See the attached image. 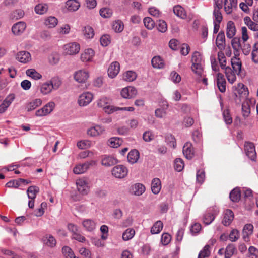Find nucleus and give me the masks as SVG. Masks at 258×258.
<instances>
[{"mask_svg":"<svg viewBox=\"0 0 258 258\" xmlns=\"http://www.w3.org/2000/svg\"><path fill=\"white\" fill-rule=\"evenodd\" d=\"M55 106V104L54 102H49L43 107L37 110L35 112V115L37 116H43L47 115L53 110Z\"/></svg>","mask_w":258,"mask_h":258,"instance_id":"obj_4","label":"nucleus"},{"mask_svg":"<svg viewBox=\"0 0 258 258\" xmlns=\"http://www.w3.org/2000/svg\"><path fill=\"white\" fill-rule=\"evenodd\" d=\"M183 154L187 159H191L195 154L193 146H183Z\"/></svg>","mask_w":258,"mask_h":258,"instance_id":"obj_35","label":"nucleus"},{"mask_svg":"<svg viewBox=\"0 0 258 258\" xmlns=\"http://www.w3.org/2000/svg\"><path fill=\"white\" fill-rule=\"evenodd\" d=\"M240 191L239 188H235L230 193V200L234 202H237L240 199Z\"/></svg>","mask_w":258,"mask_h":258,"instance_id":"obj_37","label":"nucleus"},{"mask_svg":"<svg viewBox=\"0 0 258 258\" xmlns=\"http://www.w3.org/2000/svg\"><path fill=\"white\" fill-rule=\"evenodd\" d=\"M108 143L111 145H121L122 139L118 137H112L108 140Z\"/></svg>","mask_w":258,"mask_h":258,"instance_id":"obj_62","label":"nucleus"},{"mask_svg":"<svg viewBox=\"0 0 258 258\" xmlns=\"http://www.w3.org/2000/svg\"><path fill=\"white\" fill-rule=\"evenodd\" d=\"M224 69L225 70V73L228 82L231 84H233L236 81V73L229 67H226Z\"/></svg>","mask_w":258,"mask_h":258,"instance_id":"obj_25","label":"nucleus"},{"mask_svg":"<svg viewBox=\"0 0 258 258\" xmlns=\"http://www.w3.org/2000/svg\"><path fill=\"white\" fill-rule=\"evenodd\" d=\"M210 246L209 244L206 245L203 249L200 252L198 258H205L210 255Z\"/></svg>","mask_w":258,"mask_h":258,"instance_id":"obj_49","label":"nucleus"},{"mask_svg":"<svg viewBox=\"0 0 258 258\" xmlns=\"http://www.w3.org/2000/svg\"><path fill=\"white\" fill-rule=\"evenodd\" d=\"M128 169L122 165H118L114 166L111 170L112 175L116 178L122 179L127 176Z\"/></svg>","mask_w":258,"mask_h":258,"instance_id":"obj_3","label":"nucleus"},{"mask_svg":"<svg viewBox=\"0 0 258 258\" xmlns=\"http://www.w3.org/2000/svg\"><path fill=\"white\" fill-rule=\"evenodd\" d=\"M26 25L24 22H19L14 24L12 28V31L15 35H20L25 30Z\"/></svg>","mask_w":258,"mask_h":258,"instance_id":"obj_19","label":"nucleus"},{"mask_svg":"<svg viewBox=\"0 0 258 258\" xmlns=\"http://www.w3.org/2000/svg\"><path fill=\"white\" fill-rule=\"evenodd\" d=\"M151 63L154 68L161 69L164 66L163 60L160 56L154 57L151 60Z\"/></svg>","mask_w":258,"mask_h":258,"instance_id":"obj_38","label":"nucleus"},{"mask_svg":"<svg viewBox=\"0 0 258 258\" xmlns=\"http://www.w3.org/2000/svg\"><path fill=\"white\" fill-rule=\"evenodd\" d=\"M161 188L160 180L158 178H154L151 183V190L154 194H158Z\"/></svg>","mask_w":258,"mask_h":258,"instance_id":"obj_28","label":"nucleus"},{"mask_svg":"<svg viewBox=\"0 0 258 258\" xmlns=\"http://www.w3.org/2000/svg\"><path fill=\"white\" fill-rule=\"evenodd\" d=\"M234 219V214L232 210L227 209L223 213V219L222 221V224L226 226H229Z\"/></svg>","mask_w":258,"mask_h":258,"instance_id":"obj_15","label":"nucleus"},{"mask_svg":"<svg viewBox=\"0 0 258 258\" xmlns=\"http://www.w3.org/2000/svg\"><path fill=\"white\" fill-rule=\"evenodd\" d=\"M216 44L217 47L220 50H223L225 49V34L223 31H221L218 34L216 40Z\"/></svg>","mask_w":258,"mask_h":258,"instance_id":"obj_16","label":"nucleus"},{"mask_svg":"<svg viewBox=\"0 0 258 258\" xmlns=\"http://www.w3.org/2000/svg\"><path fill=\"white\" fill-rule=\"evenodd\" d=\"M163 106H165V108H158L155 110V114L157 117L161 118L166 115V109L168 107V104L166 102L163 104Z\"/></svg>","mask_w":258,"mask_h":258,"instance_id":"obj_50","label":"nucleus"},{"mask_svg":"<svg viewBox=\"0 0 258 258\" xmlns=\"http://www.w3.org/2000/svg\"><path fill=\"white\" fill-rule=\"evenodd\" d=\"M239 237V232L236 229H233L230 233L229 238L232 242L237 241Z\"/></svg>","mask_w":258,"mask_h":258,"instance_id":"obj_60","label":"nucleus"},{"mask_svg":"<svg viewBox=\"0 0 258 258\" xmlns=\"http://www.w3.org/2000/svg\"><path fill=\"white\" fill-rule=\"evenodd\" d=\"M205 172L203 170H198L197 172V182L200 184H202L205 179Z\"/></svg>","mask_w":258,"mask_h":258,"instance_id":"obj_63","label":"nucleus"},{"mask_svg":"<svg viewBox=\"0 0 258 258\" xmlns=\"http://www.w3.org/2000/svg\"><path fill=\"white\" fill-rule=\"evenodd\" d=\"M82 224L84 228L88 232H93L96 228V223L92 219H84L83 220Z\"/></svg>","mask_w":258,"mask_h":258,"instance_id":"obj_18","label":"nucleus"},{"mask_svg":"<svg viewBox=\"0 0 258 258\" xmlns=\"http://www.w3.org/2000/svg\"><path fill=\"white\" fill-rule=\"evenodd\" d=\"M16 58L19 61L26 63L31 60V55L28 51H22L18 53Z\"/></svg>","mask_w":258,"mask_h":258,"instance_id":"obj_22","label":"nucleus"},{"mask_svg":"<svg viewBox=\"0 0 258 258\" xmlns=\"http://www.w3.org/2000/svg\"><path fill=\"white\" fill-rule=\"evenodd\" d=\"M66 53L69 55H73L78 53L80 50V45L76 42H72L67 44L64 46Z\"/></svg>","mask_w":258,"mask_h":258,"instance_id":"obj_9","label":"nucleus"},{"mask_svg":"<svg viewBox=\"0 0 258 258\" xmlns=\"http://www.w3.org/2000/svg\"><path fill=\"white\" fill-rule=\"evenodd\" d=\"M145 26L149 30H152L155 27V22L150 17H146L144 19Z\"/></svg>","mask_w":258,"mask_h":258,"instance_id":"obj_51","label":"nucleus"},{"mask_svg":"<svg viewBox=\"0 0 258 258\" xmlns=\"http://www.w3.org/2000/svg\"><path fill=\"white\" fill-rule=\"evenodd\" d=\"M253 231V226L251 224H246L244 225L242 230L243 239L245 241H247L249 236L251 235Z\"/></svg>","mask_w":258,"mask_h":258,"instance_id":"obj_20","label":"nucleus"},{"mask_svg":"<svg viewBox=\"0 0 258 258\" xmlns=\"http://www.w3.org/2000/svg\"><path fill=\"white\" fill-rule=\"evenodd\" d=\"M220 10V9L215 8L214 10L213 15L215 18L214 22L220 23L223 19V17Z\"/></svg>","mask_w":258,"mask_h":258,"instance_id":"obj_59","label":"nucleus"},{"mask_svg":"<svg viewBox=\"0 0 258 258\" xmlns=\"http://www.w3.org/2000/svg\"><path fill=\"white\" fill-rule=\"evenodd\" d=\"M244 21L249 29L254 31H258V24L256 22H253L249 17H244Z\"/></svg>","mask_w":258,"mask_h":258,"instance_id":"obj_33","label":"nucleus"},{"mask_svg":"<svg viewBox=\"0 0 258 258\" xmlns=\"http://www.w3.org/2000/svg\"><path fill=\"white\" fill-rule=\"evenodd\" d=\"M52 90L51 84L49 82L43 83L40 87V92L43 95H46L50 93Z\"/></svg>","mask_w":258,"mask_h":258,"instance_id":"obj_44","label":"nucleus"},{"mask_svg":"<svg viewBox=\"0 0 258 258\" xmlns=\"http://www.w3.org/2000/svg\"><path fill=\"white\" fill-rule=\"evenodd\" d=\"M112 28L116 32H121L123 30V24L119 20L113 23Z\"/></svg>","mask_w":258,"mask_h":258,"instance_id":"obj_55","label":"nucleus"},{"mask_svg":"<svg viewBox=\"0 0 258 258\" xmlns=\"http://www.w3.org/2000/svg\"><path fill=\"white\" fill-rule=\"evenodd\" d=\"M48 7L45 4H39L35 7V12L40 15L44 14L48 11Z\"/></svg>","mask_w":258,"mask_h":258,"instance_id":"obj_40","label":"nucleus"},{"mask_svg":"<svg viewBox=\"0 0 258 258\" xmlns=\"http://www.w3.org/2000/svg\"><path fill=\"white\" fill-rule=\"evenodd\" d=\"M78 190L82 195H87L89 188L87 182L83 179H79L76 181Z\"/></svg>","mask_w":258,"mask_h":258,"instance_id":"obj_14","label":"nucleus"},{"mask_svg":"<svg viewBox=\"0 0 258 258\" xmlns=\"http://www.w3.org/2000/svg\"><path fill=\"white\" fill-rule=\"evenodd\" d=\"M231 65L234 72L239 75L241 70V61L239 58L234 57L231 59Z\"/></svg>","mask_w":258,"mask_h":258,"instance_id":"obj_24","label":"nucleus"},{"mask_svg":"<svg viewBox=\"0 0 258 258\" xmlns=\"http://www.w3.org/2000/svg\"><path fill=\"white\" fill-rule=\"evenodd\" d=\"M93 99V95L90 92H85L80 95L78 103L81 106H85L89 104Z\"/></svg>","mask_w":258,"mask_h":258,"instance_id":"obj_8","label":"nucleus"},{"mask_svg":"<svg viewBox=\"0 0 258 258\" xmlns=\"http://www.w3.org/2000/svg\"><path fill=\"white\" fill-rule=\"evenodd\" d=\"M252 60L255 63H258V43H255L253 47L251 53Z\"/></svg>","mask_w":258,"mask_h":258,"instance_id":"obj_52","label":"nucleus"},{"mask_svg":"<svg viewBox=\"0 0 258 258\" xmlns=\"http://www.w3.org/2000/svg\"><path fill=\"white\" fill-rule=\"evenodd\" d=\"M255 100L246 99L242 104V115L244 118L248 117L250 114V107L253 105Z\"/></svg>","mask_w":258,"mask_h":258,"instance_id":"obj_7","label":"nucleus"},{"mask_svg":"<svg viewBox=\"0 0 258 258\" xmlns=\"http://www.w3.org/2000/svg\"><path fill=\"white\" fill-rule=\"evenodd\" d=\"M137 78L136 73L132 71H128L123 75V79L124 80L128 82L134 81Z\"/></svg>","mask_w":258,"mask_h":258,"instance_id":"obj_48","label":"nucleus"},{"mask_svg":"<svg viewBox=\"0 0 258 258\" xmlns=\"http://www.w3.org/2000/svg\"><path fill=\"white\" fill-rule=\"evenodd\" d=\"M163 228V223L161 221H157L151 228V233L152 234H158Z\"/></svg>","mask_w":258,"mask_h":258,"instance_id":"obj_39","label":"nucleus"},{"mask_svg":"<svg viewBox=\"0 0 258 258\" xmlns=\"http://www.w3.org/2000/svg\"><path fill=\"white\" fill-rule=\"evenodd\" d=\"M104 129L99 125H96L88 130L87 134L92 137L98 136L103 133Z\"/></svg>","mask_w":258,"mask_h":258,"instance_id":"obj_27","label":"nucleus"},{"mask_svg":"<svg viewBox=\"0 0 258 258\" xmlns=\"http://www.w3.org/2000/svg\"><path fill=\"white\" fill-rule=\"evenodd\" d=\"M132 190L135 195L141 196L145 192V187L141 183H136L132 186Z\"/></svg>","mask_w":258,"mask_h":258,"instance_id":"obj_30","label":"nucleus"},{"mask_svg":"<svg viewBox=\"0 0 258 258\" xmlns=\"http://www.w3.org/2000/svg\"><path fill=\"white\" fill-rule=\"evenodd\" d=\"M52 89L56 90L59 88L61 84V82L58 78L54 77L49 82Z\"/></svg>","mask_w":258,"mask_h":258,"instance_id":"obj_56","label":"nucleus"},{"mask_svg":"<svg viewBox=\"0 0 258 258\" xmlns=\"http://www.w3.org/2000/svg\"><path fill=\"white\" fill-rule=\"evenodd\" d=\"M139 158V153L138 150L134 149L131 150L128 154L127 160L131 164L135 163Z\"/></svg>","mask_w":258,"mask_h":258,"instance_id":"obj_31","label":"nucleus"},{"mask_svg":"<svg viewBox=\"0 0 258 258\" xmlns=\"http://www.w3.org/2000/svg\"><path fill=\"white\" fill-rule=\"evenodd\" d=\"M192 139L194 144H199L202 142V135L198 131H195L192 133Z\"/></svg>","mask_w":258,"mask_h":258,"instance_id":"obj_58","label":"nucleus"},{"mask_svg":"<svg viewBox=\"0 0 258 258\" xmlns=\"http://www.w3.org/2000/svg\"><path fill=\"white\" fill-rule=\"evenodd\" d=\"M26 74L27 76L34 80H38L41 78L42 75L37 72L35 69H30L26 71Z\"/></svg>","mask_w":258,"mask_h":258,"instance_id":"obj_45","label":"nucleus"},{"mask_svg":"<svg viewBox=\"0 0 258 258\" xmlns=\"http://www.w3.org/2000/svg\"><path fill=\"white\" fill-rule=\"evenodd\" d=\"M62 251L68 258H73L74 256L72 250L68 246H64L62 249Z\"/></svg>","mask_w":258,"mask_h":258,"instance_id":"obj_64","label":"nucleus"},{"mask_svg":"<svg viewBox=\"0 0 258 258\" xmlns=\"http://www.w3.org/2000/svg\"><path fill=\"white\" fill-rule=\"evenodd\" d=\"M110 100L107 97H103L99 99L97 102V105L103 108L106 113L110 114L117 111L116 107L110 105Z\"/></svg>","mask_w":258,"mask_h":258,"instance_id":"obj_2","label":"nucleus"},{"mask_svg":"<svg viewBox=\"0 0 258 258\" xmlns=\"http://www.w3.org/2000/svg\"><path fill=\"white\" fill-rule=\"evenodd\" d=\"M219 210L217 208H213L212 211L208 210L204 214L203 222L206 225H209L215 219L216 216L218 214Z\"/></svg>","mask_w":258,"mask_h":258,"instance_id":"obj_5","label":"nucleus"},{"mask_svg":"<svg viewBox=\"0 0 258 258\" xmlns=\"http://www.w3.org/2000/svg\"><path fill=\"white\" fill-rule=\"evenodd\" d=\"M57 23V19L53 16H50L46 18L44 22L45 26L49 28L55 27Z\"/></svg>","mask_w":258,"mask_h":258,"instance_id":"obj_34","label":"nucleus"},{"mask_svg":"<svg viewBox=\"0 0 258 258\" xmlns=\"http://www.w3.org/2000/svg\"><path fill=\"white\" fill-rule=\"evenodd\" d=\"M191 70L198 76H201L203 74V69L202 65V56L198 52H194L191 57Z\"/></svg>","mask_w":258,"mask_h":258,"instance_id":"obj_1","label":"nucleus"},{"mask_svg":"<svg viewBox=\"0 0 258 258\" xmlns=\"http://www.w3.org/2000/svg\"><path fill=\"white\" fill-rule=\"evenodd\" d=\"M42 241L44 244L50 247H54L56 244L55 238L50 234H46L42 238Z\"/></svg>","mask_w":258,"mask_h":258,"instance_id":"obj_21","label":"nucleus"},{"mask_svg":"<svg viewBox=\"0 0 258 258\" xmlns=\"http://www.w3.org/2000/svg\"><path fill=\"white\" fill-rule=\"evenodd\" d=\"M94 55V51L92 49H87L81 55V59L83 62L91 61Z\"/></svg>","mask_w":258,"mask_h":258,"instance_id":"obj_26","label":"nucleus"},{"mask_svg":"<svg viewBox=\"0 0 258 258\" xmlns=\"http://www.w3.org/2000/svg\"><path fill=\"white\" fill-rule=\"evenodd\" d=\"M236 250L234 245L233 244H229L225 250V258H230L234 253Z\"/></svg>","mask_w":258,"mask_h":258,"instance_id":"obj_46","label":"nucleus"},{"mask_svg":"<svg viewBox=\"0 0 258 258\" xmlns=\"http://www.w3.org/2000/svg\"><path fill=\"white\" fill-rule=\"evenodd\" d=\"M223 117L226 124H231L232 123V118L228 110H225L223 111Z\"/></svg>","mask_w":258,"mask_h":258,"instance_id":"obj_61","label":"nucleus"},{"mask_svg":"<svg viewBox=\"0 0 258 258\" xmlns=\"http://www.w3.org/2000/svg\"><path fill=\"white\" fill-rule=\"evenodd\" d=\"M157 28L161 32H165L167 29V24L163 20H158L157 24Z\"/></svg>","mask_w":258,"mask_h":258,"instance_id":"obj_54","label":"nucleus"},{"mask_svg":"<svg viewBox=\"0 0 258 258\" xmlns=\"http://www.w3.org/2000/svg\"><path fill=\"white\" fill-rule=\"evenodd\" d=\"M66 6L69 11H77L80 7V3L76 0H68L66 2Z\"/></svg>","mask_w":258,"mask_h":258,"instance_id":"obj_36","label":"nucleus"},{"mask_svg":"<svg viewBox=\"0 0 258 258\" xmlns=\"http://www.w3.org/2000/svg\"><path fill=\"white\" fill-rule=\"evenodd\" d=\"M135 231L133 228L127 229L122 234V239L124 241L131 239L135 235Z\"/></svg>","mask_w":258,"mask_h":258,"instance_id":"obj_43","label":"nucleus"},{"mask_svg":"<svg viewBox=\"0 0 258 258\" xmlns=\"http://www.w3.org/2000/svg\"><path fill=\"white\" fill-rule=\"evenodd\" d=\"M83 32L84 36L87 38H91L94 36V30L93 28L90 26L84 27Z\"/></svg>","mask_w":258,"mask_h":258,"instance_id":"obj_57","label":"nucleus"},{"mask_svg":"<svg viewBox=\"0 0 258 258\" xmlns=\"http://www.w3.org/2000/svg\"><path fill=\"white\" fill-rule=\"evenodd\" d=\"M118 162V160L111 156H104L102 157L101 164L105 167L113 166Z\"/></svg>","mask_w":258,"mask_h":258,"instance_id":"obj_17","label":"nucleus"},{"mask_svg":"<svg viewBox=\"0 0 258 258\" xmlns=\"http://www.w3.org/2000/svg\"><path fill=\"white\" fill-rule=\"evenodd\" d=\"M88 77V72L82 70L76 72L74 75V79L79 83H85Z\"/></svg>","mask_w":258,"mask_h":258,"instance_id":"obj_12","label":"nucleus"},{"mask_svg":"<svg viewBox=\"0 0 258 258\" xmlns=\"http://www.w3.org/2000/svg\"><path fill=\"white\" fill-rule=\"evenodd\" d=\"M246 155L251 160H254L256 157L255 146H245Z\"/></svg>","mask_w":258,"mask_h":258,"instance_id":"obj_32","label":"nucleus"},{"mask_svg":"<svg viewBox=\"0 0 258 258\" xmlns=\"http://www.w3.org/2000/svg\"><path fill=\"white\" fill-rule=\"evenodd\" d=\"M173 12L178 17L184 19L186 18V12L180 5H176L173 8Z\"/></svg>","mask_w":258,"mask_h":258,"instance_id":"obj_29","label":"nucleus"},{"mask_svg":"<svg viewBox=\"0 0 258 258\" xmlns=\"http://www.w3.org/2000/svg\"><path fill=\"white\" fill-rule=\"evenodd\" d=\"M137 93V91L135 87H128L122 89L120 94L122 97L130 99L134 97Z\"/></svg>","mask_w":258,"mask_h":258,"instance_id":"obj_10","label":"nucleus"},{"mask_svg":"<svg viewBox=\"0 0 258 258\" xmlns=\"http://www.w3.org/2000/svg\"><path fill=\"white\" fill-rule=\"evenodd\" d=\"M100 14L104 18H109L112 14V10L108 8H103L100 10Z\"/></svg>","mask_w":258,"mask_h":258,"instance_id":"obj_53","label":"nucleus"},{"mask_svg":"<svg viewBox=\"0 0 258 258\" xmlns=\"http://www.w3.org/2000/svg\"><path fill=\"white\" fill-rule=\"evenodd\" d=\"M42 104V100L40 99H36L30 102L27 105L26 108L28 111H32L35 109Z\"/></svg>","mask_w":258,"mask_h":258,"instance_id":"obj_41","label":"nucleus"},{"mask_svg":"<svg viewBox=\"0 0 258 258\" xmlns=\"http://www.w3.org/2000/svg\"><path fill=\"white\" fill-rule=\"evenodd\" d=\"M184 167V163L183 160L181 158H176L174 160V168L178 172L181 171Z\"/></svg>","mask_w":258,"mask_h":258,"instance_id":"obj_47","label":"nucleus"},{"mask_svg":"<svg viewBox=\"0 0 258 258\" xmlns=\"http://www.w3.org/2000/svg\"><path fill=\"white\" fill-rule=\"evenodd\" d=\"M236 33V28L234 22L232 21H229L227 22L226 27V36L231 39L233 37Z\"/></svg>","mask_w":258,"mask_h":258,"instance_id":"obj_23","label":"nucleus"},{"mask_svg":"<svg viewBox=\"0 0 258 258\" xmlns=\"http://www.w3.org/2000/svg\"><path fill=\"white\" fill-rule=\"evenodd\" d=\"M95 164L93 161L86 162L83 164L77 165L73 169V172L76 174H82L85 172L90 167Z\"/></svg>","mask_w":258,"mask_h":258,"instance_id":"obj_6","label":"nucleus"},{"mask_svg":"<svg viewBox=\"0 0 258 258\" xmlns=\"http://www.w3.org/2000/svg\"><path fill=\"white\" fill-rule=\"evenodd\" d=\"M120 71V64L117 61H114L111 63L108 69V75L111 78L117 76Z\"/></svg>","mask_w":258,"mask_h":258,"instance_id":"obj_13","label":"nucleus"},{"mask_svg":"<svg viewBox=\"0 0 258 258\" xmlns=\"http://www.w3.org/2000/svg\"><path fill=\"white\" fill-rule=\"evenodd\" d=\"M38 191L39 188L36 186H30L27 190L28 198L31 200H34Z\"/></svg>","mask_w":258,"mask_h":258,"instance_id":"obj_42","label":"nucleus"},{"mask_svg":"<svg viewBox=\"0 0 258 258\" xmlns=\"http://www.w3.org/2000/svg\"><path fill=\"white\" fill-rule=\"evenodd\" d=\"M216 83L219 91L222 93L225 92L226 89V82L222 74L220 73H217L216 76Z\"/></svg>","mask_w":258,"mask_h":258,"instance_id":"obj_11","label":"nucleus"}]
</instances>
